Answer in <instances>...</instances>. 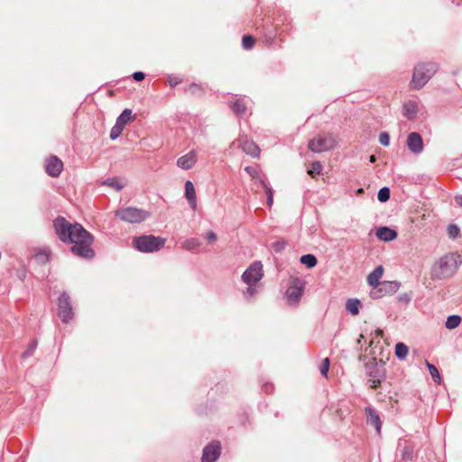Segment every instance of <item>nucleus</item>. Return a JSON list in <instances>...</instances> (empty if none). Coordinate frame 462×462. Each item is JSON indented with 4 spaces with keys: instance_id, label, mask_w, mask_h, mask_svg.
Returning <instances> with one entry per match:
<instances>
[{
    "instance_id": "obj_14",
    "label": "nucleus",
    "mask_w": 462,
    "mask_h": 462,
    "mask_svg": "<svg viewBox=\"0 0 462 462\" xmlns=\"http://www.w3.org/2000/svg\"><path fill=\"white\" fill-rule=\"evenodd\" d=\"M196 162L197 152L195 150H191L177 160V166L182 170H189L195 165Z\"/></svg>"
},
{
    "instance_id": "obj_40",
    "label": "nucleus",
    "mask_w": 462,
    "mask_h": 462,
    "mask_svg": "<svg viewBox=\"0 0 462 462\" xmlns=\"http://www.w3.org/2000/svg\"><path fill=\"white\" fill-rule=\"evenodd\" d=\"M379 143L383 146L390 144V135L386 132H382L379 135Z\"/></svg>"
},
{
    "instance_id": "obj_20",
    "label": "nucleus",
    "mask_w": 462,
    "mask_h": 462,
    "mask_svg": "<svg viewBox=\"0 0 462 462\" xmlns=\"http://www.w3.org/2000/svg\"><path fill=\"white\" fill-rule=\"evenodd\" d=\"M242 150L252 157H258L260 154V148L253 141L245 140L240 144Z\"/></svg>"
},
{
    "instance_id": "obj_32",
    "label": "nucleus",
    "mask_w": 462,
    "mask_h": 462,
    "mask_svg": "<svg viewBox=\"0 0 462 462\" xmlns=\"http://www.w3.org/2000/svg\"><path fill=\"white\" fill-rule=\"evenodd\" d=\"M426 365H427L429 372H430L432 379L434 380V382L439 383L440 375H439L438 368L434 365L429 363L428 361H426Z\"/></svg>"
},
{
    "instance_id": "obj_16",
    "label": "nucleus",
    "mask_w": 462,
    "mask_h": 462,
    "mask_svg": "<svg viewBox=\"0 0 462 462\" xmlns=\"http://www.w3.org/2000/svg\"><path fill=\"white\" fill-rule=\"evenodd\" d=\"M376 236L382 241L390 242L397 237V232L390 227L382 226L376 230Z\"/></svg>"
},
{
    "instance_id": "obj_38",
    "label": "nucleus",
    "mask_w": 462,
    "mask_h": 462,
    "mask_svg": "<svg viewBox=\"0 0 462 462\" xmlns=\"http://www.w3.org/2000/svg\"><path fill=\"white\" fill-rule=\"evenodd\" d=\"M329 365H330V361H329L328 357H326L322 361V364L320 365V367H319L320 374L323 376H325V377L328 376V369H329Z\"/></svg>"
},
{
    "instance_id": "obj_23",
    "label": "nucleus",
    "mask_w": 462,
    "mask_h": 462,
    "mask_svg": "<svg viewBox=\"0 0 462 462\" xmlns=\"http://www.w3.org/2000/svg\"><path fill=\"white\" fill-rule=\"evenodd\" d=\"M361 302L357 299H349L346 303V310L352 314L353 316H356L359 313V307Z\"/></svg>"
},
{
    "instance_id": "obj_50",
    "label": "nucleus",
    "mask_w": 462,
    "mask_h": 462,
    "mask_svg": "<svg viewBox=\"0 0 462 462\" xmlns=\"http://www.w3.org/2000/svg\"><path fill=\"white\" fill-rule=\"evenodd\" d=\"M199 86H198V85H196V84H192V85H190V86H189V91L194 92V91H195V89H199Z\"/></svg>"
},
{
    "instance_id": "obj_6",
    "label": "nucleus",
    "mask_w": 462,
    "mask_h": 462,
    "mask_svg": "<svg viewBox=\"0 0 462 462\" xmlns=\"http://www.w3.org/2000/svg\"><path fill=\"white\" fill-rule=\"evenodd\" d=\"M368 382L371 383V388L376 389L381 385L382 381L385 377V370L383 365H379L376 359L374 358L372 362L365 365Z\"/></svg>"
},
{
    "instance_id": "obj_15",
    "label": "nucleus",
    "mask_w": 462,
    "mask_h": 462,
    "mask_svg": "<svg viewBox=\"0 0 462 462\" xmlns=\"http://www.w3.org/2000/svg\"><path fill=\"white\" fill-rule=\"evenodd\" d=\"M365 414L367 416V422L369 424L373 425L375 428L376 431L378 433H380L381 432L382 422H381L379 414L372 407H366L365 409Z\"/></svg>"
},
{
    "instance_id": "obj_34",
    "label": "nucleus",
    "mask_w": 462,
    "mask_h": 462,
    "mask_svg": "<svg viewBox=\"0 0 462 462\" xmlns=\"http://www.w3.org/2000/svg\"><path fill=\"white\" fill-rule=\"evenodd\" d=\"M402 459L411 461L413 457V447L411 445H405L402 450Z\"/></svg>"
},
{
    "instance_id": "obj_7",
    "label": "nucleus",
    "mask_w": 462,
    "mask_h": 462,
    "mask_svg": "<svg viewBox=\"0 0 462 462\" xmlns=\"http://www.w3.org/2000/svg\"><path fill=\"white\" fill-rule=\"evenodd\" d=\"M263 276V264L255 261L244 272L242 280L247 285H255Z\"/></svg>"
},
{
    "instance_id": "obj_17",
    "label": "nucleus",
    "mask_w": 462,
    "mask_h": 462,
    "mask_svg": "<svg viewBox=\"0 0 462 462\" xmlns=\"http://www.w3.org/2000/svg\"><path fill=\"white\" fill-rule=\"evenodd\" d=\"M185 197L192 209L197 208L196 192L193 183L190 180L185 182Z\"/></svg>"
},
{
    "instance_id": "obj_2",
    "label": "nucleus",
    "mask_w": 462,
    "mask_h": 462,
    "mask_svg": "<svg viewBox=\"0 0 462 462\" xmlns=\"http://www.w3.org/2000/svg\"><path fill=\"white\" fill-rule=\"evenodd\" d=\"M166 239L152 235H143L133 238V246L142 253H154L160 251L165 245Z\"/></svg>"
},
{
    "instance_id": "obj_45",
    "label": "nucleus",
    "mask_w": 462,
    "mask_h": 462,
    "mask_svg": "<svg viewBox=\"0 0 462 462\" xmlns=\"http://www.w3.org/2000/svg\"><path fill=\"white\" fill-rule=\"evenodd\" d=\"M263 188L265 189V193L268 196L273 197V189L265 183V181L261 180Z\"/></svg>"
},
{
    "instance_id": "obj_51",
    "label": "nucleus",
    "mask_w": 462,
    "mask_h": 462,
    "mask_svg": "<svg viewBox=\"0 0 462 462\" xmlns=\"http://www.w3.org/2000/svg\"><path fill=\"white\" fill-rule=\"evenodd\" d=\"M273 203V197L268 196L267 197V205L271 207Z\"/></svg>"
},
{
    "instance_id": "obj_28",
    "label": "nucleus",
    "mask_w": 462,
    "mask_h": 462,
    "mask_svg": "<svg viewBox=\"0 0 462 462\" xmlns=\"http://www.w3.org/2000/svg\"><path fill=\"white\" fill-rule=\"evenodd\" d=\"M300 262L302 264L306 265L308 268H312L316 266L318 263L316 256L310 254L302 255L300 259Z\"/></svg>"
},
{
    "instance_id": "obj_54",
    "label": "nucleus",
    "mask_w": 462,
    "mask_h": 462,
    "mask_svg": "<svg viewBox=\"0 0 462 462\" xmlns=\"http://www.w3.org/2000/svg\"><path fill=\"white\" fill-rule=\"evenodd\" d=\"M376 332L378 335H381L383 333L382 330H377Z\"/></svg>"
},
{
    "instance_id": "obj_11",
    "label": "nucleus",
    "mask_w": 462,
    "mask_h": 462,
    "mask_svg": "<svg viewBox=\"0 0 462 462\" xmlns=\"http://www.w3.org/2000/svg\"><path fill=\"white\" fill-rule=\"evenodd\" d=\"M220 453V443L218 441H213L204 448L201 462H215L219 457Z\"/></svg>"
},
{
    "instance_id": "obj_49",
    "label": "nucleus",
    "mask_w": 462,
    "mask_h": 462,
    "mask_svg": "<svg viewBox=\"0 0 462 462\" xmlns=\"http://www.w3.org/2000/svg\"><path fill=\"white\" fill-rule=\"evenodd\" d=\"M456 202L459 207L462 208V195L456 197Z\"/></svg>"
},
{
    "instance_id": "obj_31",
    "label": "nucleus",
    "mask_w": 462,
    "mask_h": 462,
    "mask_svg": "<svg viewBox=\"0 0 462 462\" xmlns=\"http://www.w3.org/2000/svg\"><path fill=\"white\" fill-rule=\"evenodd\" d=\"M391 195L390 189L388 187H383L377 193V199L380 202H386L389 200Z\"/></svg>"
},
{
    "instance_id": "obj_35",
    "label": "nucleus",
    "mask_w": 462,
    "mask_h": 462,
    "mask_svg": "<svg viewBox=\"0 0 462 462\" xmlns=\"http://www.w3.org/2000/svg\"><path fill=\"white\" fill-rule=\"evenodd\" d=\"M254 39L251 35H245L242 39V45L245 50H250L254 45Z\"/></svg>"
},
{
    "instance_id": "obj_48",
    "label": "nucleus",
    "mask_w": 462,
    "mask_h": 462,
    "mask_svg": "<svg viewBox=\"0 0 462 462\" xmlns=\"http://www.w3.org/2000/svg\"><path fill=\"white\" fill-rule=\"evenodd\" d=\"M180 82V80H179L178 79H170V80H169L171 87H175Z\"/></svg>"
},
{
    "instance_id": "obj_47",
    "label": "nucleus",
    "mask_w": 462,
    "mask_h": 462,
    "mask_svg": "<svg viewBox=\"0 0 462 462\" xmlns=\"http://www.w3.org/2000/svg\"><path fill=\"white\" fill-rule=\"evenodd\" d=\"M245 171L253 178H255L257 176V171L252 166L245 167Z\"/></svg>"
},
{
    "instance_id": "obj_25",
    "label": "nucleus",
    "mask_w": 462,
    "mask_h": 462,
    "mask_svg": "<svg viewBox=\"0 0 462 462\" xmlns=\"http://www.w3.org/2000/svg\"><path fill=\"white\" fill-rule=\"evenodd\" d=\"M200 245L201 242L198 238H189L181 244L183 249L190 252L196 250Z\"/></svg>"
},
{
    "instance_id": "obj_36",
    "label": "nucleus",
    "mask_w": 462,
    "mask_h": 462,
    "mask_svg": "<svg viewBox=\"0 0 462 462\" xmlns=\"http://www.w3.org/2000/svg\"><path fill=\"white\" fill-rule=\"evenodd\" d=\"M123 130H124V127H122L121 125H119L118 124L116 123L110 131L111 140H116L117 137H119L120 134H122Z\"/></svg>"
},
{
    "instance_id": "obj_41",
    "label": "nucleus",
    "mask_w": 462,
    "mask_h": 462,
    "mask_svg": "<svg viewBox=\"0 0 462 462\" xmlns=\"http://www.w3.org/2000/svg\"><path fill=\"white\" fill-rule=\"evenodd\" d=\"M371 288H372V290L370 291V296L373 299H379V298L383 297V294L382 291L380 290V286L371 287Z\"/></svg>"
},
{
    "instance_id": "obj_27",
    "label": "nucleus",
    "mask_w": 462,
    "mask_h": 462,
    "mask_svg": "<svg viewBox=\"0 0 462 462\" xmlns=\"http://www.w3.org/2000/svg\"><path fill=\"white\" fill-rule=\"evenodd\" d=\"M408 346L404 343L399 342L395 345V356L400 360L405 359L408 355Z\"/></svg>"
},
{
    "instance_id": "obj_53",
    "label": "nucleus",
    "mask_w": 462,
    "mask_h": 462,
    "mask_svg": "<svg viewBox=\"0 0 462 462\" xmlns=\"http://www.w3.org/2000/svg\"><path fill=\"white\" fill-rule=\"evenodd\" d=\"M369 162H370L371 163L375 162H376V156H375V155H371V156L369 157Z\"/></svg>"
},
{
    "instance_id": "obj_9",
    "label": "nucleus",
    "mask_w": 462,
    "mask_h": 462,
    "mask_svg": "<svg viewBox=\"0 0 462 462\" xmlns=\"http://www.w3.org/2000/svg\"><path fill=\"white\" fill-rule=\"evenodd\" d=\"M58 315L64 323H68L73 318V310L70 297L63 292L58 299Z\"/></svg>"
},
{
    "instance_id": "obj_3",
    "label": "nucleus",
    "mask_w": 462,
    "mask_h": 462,
    "mask_svg": "<svg viewBox=\"0 0 462 462\" xmlns=\"http://www.w3.org/2000/svg\"><path fill=\"white\" fill-rule=\"evenodd\" d=\"M438 69L434 62L420 63L414 68L411 83L414 88L420 89L426 85Z\"/></svg>"
},
{
    "instance_id": "obj_52",
    "label": "nucleus",
    "mask_w": 462,
    "mask_h": 462,
    "mask_svg": "<svg viewBox=\"0 0 462 462\" xmlns=\"http://www.w3.org/2000/svg\"><path fill=\"white\" fill-rule=\"evenodd\" d=\"M263 388H264V391H265L266 393H269L270 391H272V390H273V385H271V384H270V385H269V384H266V385H264V387H263Z\"/></svg>"
},
{
    "instance_id": "obj_37",
    "label": "nucleus",
    "mask_w": 462,
    "mask_h": 462,
    "mask_svg": "<svg viewBox=\"0 0 462 462\" xmlns=\"http://www.w3.org/2000/svg\"><path fill=\"white\" fill-rule=\"evenodd\" d=\"M37 345H38L37 340L31 341V343L28 346L27 350L23 353L22 357L26 358V357L32 356L33 354V352L35 351Z\"/></svg>"
},
{
    "instance_id": "obj_33",
    "label": "nucleus",
    "mask_w": 462,
    "mask_h": 462,
    "mask_svg": "<svg viewBox=\"0 0 462 462\" xmlns=\"http://www.w3.org/2000/svg\"><path fill=\"white\" fill-rule=\"evenodd\" d=\"M322 169L323 167L319 162H314L311 164L310 169L308 170V174L312 178H315V175L321 173Z\"/></svg>"
},
{
    "instance_id": "obj_5",
    "label": "nucleus",
    "mask_w": 462,
    "mask_h": 462,
    "mask_svg": "<svg viewBox=\"0 0 462 462\" xmlns=\"http://www.w3.org/2000/svg\"><path fill=\"white\" fill-rule=\"evenodd\" d=\"M116 217L123 221L135 224L144 221L149 217V213L137 208L128 207L117 210Z\"/></svg>"
},
{
    "instance_id": "obj_21",
    "label": "nucleus",
    "mask_w": 462,
    "mask_h": 462,
    "mask_svg": "<svg viewBox=\"0 0 462 462\" xmlns=\"http://www.w3.org/2000/svg\"><path fill=\"white\" fill-rule=\"evenodd\" d=\"M229 107L237 116H244L246 111V105L245 103V100L242 98H237L234 101H229Z\"/></svg>"
},
{
    "instance_id": "obj_1",
    "label": "nucleus",
    "mask_w": 462,
    "mask_h": 462,
    "mask_svg": "<svg viewBox=\"0 0 462 462\" xmlns=\"http://www.w3.org/2000/svg\"><path fill=\"white\" fill-rule=\"evenodd\" d=\"M58 237L64 243L73 244L71 252L85 259H91L95 253L91 248L93 236L80 224L69 223L65 217H58L53 221Z\"/></svg>"
},
{
    "instance_id": "obj_18",
    "label": "nucleus",
    "mask_w": 462,
    "mask_h": 462,
    "mask_svg": "<svg viewBox=\"0 0 462 462\" xmlns=\"http://www.w3.org/2000/svg\"><path fill=\"white\" fill-rule=\"evenodd\" d=\"M383 273V268L382 265L375 267V269L370 273L367 276V283L370 287H378L381 282L379 280L382 278Z\"/></svg>"
},
{
    "instance_id": "obj_4",
    "label": "nucleus",
    "mask_w": 462,
    "mask_h": 462,
    "mask_svg": "<svg viewBox=\"0 0 462 462\" xmlns=\"http://www.w3.org/2000/svg\"><path fill=\"white\" fill-rule=\"evenodd\" d=\"M457 268V261L451 254L444 255L439 259L433 273L437 279H445L452 276Z\"/></svg>"
},
{
    "instance_id": "obj_46",
    "label": "nucleus",
    "mask_w": 462,
    "mask_h": 462,
    "mask_svg": "<svg viewBox=\"0 0 462 462\" xmlns=\"http://www.w3.org/2000/svg\"><path fill=\"white\" fill-rule=\"evenodd\" d=\"M145 75L143 72L142 71H136L133 74V79L135 80V81H141L144 79Z\"/></svg>"
},
{
    "instance_id": "obj_10",
    "label": "nucleus",
    "mask_w": 462,
    "mask_h": 462,
    "mask_svg": "<svg viewBox=\"0 0 462 462\" xmlns=\"http://www.w3.org/2000/svg\"><path fill=\"white\" fill-rule=\"evenodd\" d=\"M336 141L331 135L318 136L309 142V149L313 152H322L335 147Z\"/></svg>"
},
{
    "instance_id": "obj_29",
    "label": "nucleus",
    "mask_w": 462,
    "mask_h": 462,
    "mask_svg": "<svg viewBox=\"0 0 462 462\" xmlns=\"http://www.w3.org/2000/svg\"><path fill=\"white\" fill-rule=\"evenodd\" d=\"M461 322V317L458 315H450L448 317L445 326L448 329L456 328Z\"/></svg>"
},
{
    "instance_id": "obj_19",
    "label": "nucleus",
    "mask_w": 462,
    "mask_h": 462,
    "mask_svg": "<svg viewBox=\"0 0 462 462\" xmlns=\"http://www.w3.org/2000/svg\"><path fill=\"white\" fill-rule=\"evenodd\" d=\"M380 290L382 291L383 296L391 295L395 293L400 288V282L395 281H384L381 282Z\"/></svg>"
},
{
    "instance_id": "obj_30",
    "label": "nucleus",
    "mask_w": 462,
    "mask_h": 462,
    "mask_svg": "<svg viewBox=\"0 0 462 462\" xmlns=\"http://www.w3.org/2000/svg\"><path fill=\"white\" fill-rule=\"evenodd\" d=\"M36 260L37 262H39L40 263L42 264H44L46 263L49 262V258H50V250L49 249H42V250H40L36 255Z\"/></svg>"
},
{
    "instance_id": "obj_44",
    "label": "nucleus",
    "mask_w": 462,
    "mask_h": 462,
    "mask_svg": "<svg viewBox=\"0 0 462 462\" xmlns=\"http://www.w3.org/2000/svg\"><path fill=\"white\" fill-rule=\"evenodd\" d=\"M205 238L209 242H215L217 240V235L213 231H209L205 235Z\"/></svg>"
},
{
    "instance_id": "obj_39",
    "label": "nucleus",
    "mask_w": 462,
    "mask_h": 462,
    "mask_svg": "<svg viewBox=\"0 0 462 462\" xmlns=\"http://www.w3.org/2000/svg\"><path fill=\"white\" fill-rule=\"evenodd\" d=\"M257 292L254 285H248L246 291L244 292V296L246 300L253 298Z\"/></svg>"
},
{
    "instance_id": "obj_42",
    "label": "nucleus",
    "mask_w": 462,
    "mask_h": 462,
    "mask_svg": "<svg viewBox=\"0 0 462 462\" xmlns=\"http://www.w3.org/2000/svg\"><path fill=\"white\" fill-rule=\"evenodd\" d=\"M448 230L449 236L453 237V238L457 236V235L459 233V228L456 225H449Z\"/></svg>"
},
{
    "instance_id": "obj_24",
    "label": "nucleus",
    "mask_w": 462,
    "mask_h": 462,
    "mask_svg": "<svg viewBox=\"0 0 462 462\" xmlns=\"http://www.w3.org/2000/svg\"><path fill=\"white\" fill-rule=\"evenodd\" d=\"M134 118L132 110L129 108H125L121 115L116 119V124L121 125L122 127H125V125L131 121V119Z\"/></svg>"
},
{
    "instance_id": "obj_26",
    "label": "nucleus",
    "mask_w": 462,
    "mask_h": 462,
    "mask_svg": "<svg viewBox=\"0 0 462 462\" xmlns=\"http://www.w3.org/2000/svg\"><path fill=\"white\" fill-rule=\"evenodd\" d=\"M103 184L113 188L116 191H120L125 187V184L121 183L120 179L117 177L108 178Z\"/></svg>"
},
{
    "instance_id": "obj_13",
    "label": "nucleus",
    "mask_w": 462,
    "mask_h": 462,
    "mask_svg": "<svg viewBox=\"0 0 462 462\" xmlns=\"http://www.w3.org/2000/svg\"><path fill=\"white\" fill-rule=\"evenodd\" d=\"M45 170L48 175L58 177L63 170V162L57 156H51L46 161Z\"/></svg>"
},
{
    "instance_id": "obj_22",
    "label": "nucleus",
    "mask_w": 462,
    "mask_h": 462,
    "mask_svg": "<svg viewBox=\"0 0 462 462\" xmlns=\"http://www.w3.org/2000/svg\"><path fill=\"white\" fill-rule=\"evenodd\" d=\"M418 113V106L414 101H409L403 105V116L408 119H413Z\"/></svg>"
},
{
    "instance_id": "obj_12",
    "label": "nucleus",
    "mask_w": 462,
    "mask_h": 462,
    "mask_svg": "<svg viewBox=\"0 0 462 462\" xmlns=\"http://www.w3.org/2000/svg\"><path fill=\"white\" fill-rule=\"evenodd\" d=\"M406 145L413 154H420L423 152L424 143L421 135L417 132H411L407 136Z\"/></svg>"
},
{
    "instance_id": "obj_8",
    "label": "nucleus",
    "mask_w": 462,
    "mask_h": 462,
    "mask_svg": "<svg viewBox=\"0 0 462 462\" xmlns=\"http://www.w3.org/2000/svg\"><path fill=\"white\" fill-rule=\"evenodd\" d=\"M304 288L305 284L300 279L295 278L291 281L285 291V296L290 305L298 304L303 294Z\"/></svg>"
},
{
    "instance_id": "obj_43",
    "label": "nucleus",
    "mask_w": 462,
    "mask_h": 462,
    "mask_svg": "<svg viewBox=\"0 0 462 462\" xmlns=\"http://www.w3.org/2000/svg\"><path fill=\"white\" fill-rule=\"evenodd\" d=\"M285 248V242L283 241H278L273 244V249L276 253H280Z\"/></svg>"
}]
</instances>
